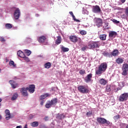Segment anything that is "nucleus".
Segmentation results:
<instances>
[{"instance_id":"obj_1","label":"nucleus","mask_w":128,"mask_h":128,"mask_svg":"<svg viewBox=\"0 0 128 128\" xmlns=\"http://www.w3.org/2000/svg\"><path fill=\"white\" fill-rule=\"evenodd\" d=\"M106 68H108V64L106 62H104L101 64L97 70H96V74L97 76H100L102 74V72H104L106 70Z\"/></svg>"},{"instance_id":"obj_2","label":"nucleus","mask_w":128,"mask_h":128,"mask_svg":"<svg viewBox=\"0 0 128 128\" xmlns=\"http://www.w3.org/2000/svg\"><path fill=\"white\" fill-rule=\"evenodd\" d=\"M96 120L100 124H106V126H110V121L102 117H98Z\"/></svg>"},{"instance_id":"obj_3","label":"nucleus","mask_w":128,"mask_h":128,"mask_svg":"<svg viewBox=\"0 0 128 128\" xmlns=\"http://www.w3.org/2000/svg\"><path fill=\"white\" fill-rule=\"evenodd\" d=\"M100 42H90L88 44V48H100Z\"/></svg>"},{"instance_id":"obj_4","label":"nucleus","mask_w":128,"mask_h":128,"mask_svg":"<svg viewBox=\"0 0 128 128\" xmlns=\"http://www.w3.org/2000/svg\"><path fill=\"white\" fill-rule=\"evenodd\" d=\"M128 98V93H124L122 94L119 97V102H126Z\"/></svg>"},{"instance_id":"obj_5","label":"nucleus","mask_w":128,"mask_h":128,"mask_svg":"<svg viewBox=\"0 0 128 128\" xmlns=\"http://www.w3.org/2000/svg\"><path fill=\"white\" fill-rule=\"evenodd\" d=\"M78 90L81 94H88V89L86 88L84 86H80L78 87Z\"/></svg>"},{"instance_id":"obj_6","label":"nucleus","mask_w":128,"mask_h":128,"mask_svg":"<svg viewBox=\"0 0 128 128\" xmlns=\"http://www.w3.org/2000/svg\"><path fill=\"white\" fill-rule=\"evenodd\" d=\"M122 76H128V64H123L122 68Z\"/></svg>"},{"instance_id":"obj_7","label":"nucleus","mask_w":128,"mask_h":128,"mask_svg":"<svg viewBox=\"0 0 128 128\" xmlns=\"http://www.w3.org/2000/svg\"><path fill=\"white\" fill-rule=\"evenodd\" d=\"M92 12H94V14H98L102 12V10H100V6L96 5L92 6Z\"/></svg>"},{"instance_id":"obj_8","label":"nucleus","mask_w":128,"mask_h":128,"mask_svg":"<svg viewBox=\"0 0 128 128\" xmlns=\"http://www.w3.org/2000/svg\"><path fill=\"white\" fill-rule=\"evenodd\" d=\"M20 92L23 96H28V89L26 88H21Z\"/></svg>"},{"instance_id":"obj_9","label":"nucleus","mask_w":128,"mask_h":128,"mask_svg":"<svg viewBox=\"0 0 128 128\" xmlns=\"http://www.w3.org/2000/svg\"><path fill=\"white\" fill-rule=\"evenodd\" d=\"M30 94H34L36 90V86L34 84L30 85L28 87L26 88Z\"/></svg>"},{"instance_id":"obj_10","label":"nucleus","mask_w":128,"mask_h":128,"mask_svg":"<svg viewBox=\"0 0 128 128\" xmlns=\"http://www.w3.org/2000/svg\"><path fill=\"white\" fill-rule=\"evenodd\" d=\"M95 22L98 28H100L102 26V20L100 18H95Z\"/></svg>"},{"instance_id":"obj_11","label":"nucleus","mask_w":128,"mask_h":128,"mask_svg":"<svg viewBox=\"0 0 128 128\" xmlns=\"http://www.w3.org/2000/svg\"><path fill=\"white\" fill-rule=\"evenodd\" d=\"M20 16V10L16 9L14 12V18L16 20H18Z\"/></svg>"},{"instance_id":"obj_12","label":"nucleus","mask_w":128,"mask_h":128,"mask_svg":"<svg viewBox=\"0 0 128 128\" xmlns=\"http://www.w3.org/2000/svg\"><path fill=\"white\" fill-rule=\"evenodd\" d=\"M69 38L72 42H78V36H70Z\"/></svg>"},{"instance_id":"obj_13","label":"nucleus","mask_w":128,"mask_h":128,"mask_svg":"<svg viewBox=\"0 0 128 128\" xmlns=\"http://www.w3.org/2000/svg\"><path fill=\"white\" fill-rule=\"evenodd\" d=\"M9 83L11 85L12 88H18V83L12 80H10L9 81Z\"/></svg>"},{"instance_id":"obj_14","label":"nucleus","mask_w":128,"mask_h":128,"mask_svg":"<svg viewBox=\"0 0 128 128\" xmlns=\"http://www.w3.org/2000/svg\"><path fill=\"white\" fill-rule=\"evenodd\" d=\"M92 74H90L87 75V76L85 78L84 81L86 82H92Z\"/></svg>"},{"instance_id":"obj_15","label":"nucleus","mask_w":128,"mask_h":128,"mask_svg":"<svg viewBox=\"0 0 128 128\" xmlns=\"http://www.w3.org/2000/svg\"><path fill=\"white\" fill-rule=\"evenodd\" d=\"M118 54H120V52L118 50H114L113 52H111L112 58V56H118Z\"/></svg>"},{"instance_id":"obj_16","label":"nucleus","mask_w":128,"mask_h":128,"mask_svg":"<svg viewBox=\"0 0 128 128\" xmlns=\"http://www.w3.org/2000/svg\"><path fill=\"white\" fill-rule=\"evenodd\" d=\"M66 118V116L64 114H60L58 113L56 114V118L57 120H62V118Z\"/></svg>"},{"instance_id":"obj_17","label":"nucleus","mask_w":128,"mask_h":128,"mask_svg":"<svg viewBox=\"0 0 128 128\" xmlns=\"http://www.w3.org/2000/svg\"><path fill=\"white\" fill-rule=\"evenodd\" d=\"M50 94H48V93H46L44 94H42L40 96V100H44V98H48V96H50Z\"/></svg>"},{"instance_id":"obj_18","label":"nucleus","mask_w":128,"mask_h":128,"mask_svg":"<svg viewBox=\"0 0 128 128\" xmlns=\"http://www.w3.org/2000/svg\"><path fill=\"white\" fill-rule=\"evenodd\" d=\"M5 114H6V120H8L10 118V110H6L5 111Z\"/></svg>"},{"instance_id":"obj_19","label":"nucleus","mask_w":128,"mask_h":128,"mask_svg":"<svg viewBox=\"0 0 128 128\" xmlns=\"http://www.w3.org/2000/svg\"><path fill=\"white\" fill-rule=\"evenodd\" d=\"M118 33L114 31H111L109 32V38H116Z\"/></svg>"},{"instance_id":"obj_20","label":"nucleus","mask_w":128,"mask_h":128,"mask_svg":"<svg viewBox=\"0 0 128 128\" xmlns=\"http://www.w3.org/2000/svg\"><path fill=\"white\" fill-rule=\"evenodd\" d=\"M46 40V36H41L40 37H38V42H42V44L44 42V40Z\"/></svg>"},{"instance_id":"obj_21","label":"nucleus","mask_w":128,"mask_h":128,"mask_svg":"<svg viewBox=\"0 0 128 128\" xmlns=\"http://www.w3.org/2000/svg\"><path fill=\"white\" fill-rule=\"evenodd\" d=\"M99 82L100 84H102V86H106V84L108 83V81H106V80L104 78H101L99 80Z\"/></svg>"},{"instance_id":"obj_22","label":"nucleus","mask_w":128,"mask_h":128,"mask_svg":"<svg viewBox=\"0 0 128 128\" xmlns=\"http://www.w3.org/2000/svg\"><path fill=\"white\" fill-rule=\"evenodd\" d=\"M50 102L52 106H56V104H58V98H54L50 100Z\"/></svg>"},{"instance_id":"obj_23","label":"nucleus","mask_w":128,"mask_h":128,"mask_svg":"<svg viewBox=\"0 0 128 128\" xmlns=\"http://www.w3.org/2000/svg\"><path fill=\"white\" fill-rule=\"evenodd\" d=\"M116 88L115 86H106V92H110L112 90V88Z\"/></svg>"},{"instance_id":"obj_24","label":"nucleus","mask_w":128,"mask_h":128,"mask_svg":"<svg viewBox=\"0 0 128 128\" xmlns=\"http://www.w3.org/2000/svg\"><path fill=\"white\" fill-rule=\"evenodd\" d=\"M116 64H120L124 62V59L122 58H118L116 60Z\"/></svg>"},{"instance_id":"obj_25","label":"nucleus","mask_w":128,"mask_h":128,"mask_svg":"<svg viewBox=\"0 0 128 128\" xmlns=\"http://www.w3.org/2000/svg\"><path fill=\"white\" fill-rule=\"evenodd\" d=\"M17 54L18 56H20V58H24V54L22 52L21 50H19L18 52H17Z\"/></svg>"},{"instance_id":"obj_26","label":"nucleus","mask_w":128,"mask_h":128,"mask_svg":"<svg viewBox=\"0 0 128 128\" xmlns=\"http://www.w3.org/2000/svg\"><path fill=\"white\" fill-rule=\"evenodd\" d=\"M60 42H62V36H57V39L56 40V44H60Z\"/></svg>"},{"instance_id":"obj_27","label":"nucleus","mask_w":128,"mask_h":128,"mask_svg":"<svg viewBox=\"0 0 128 128\" xmlns=\"http://www.w3.org/2000/svg\"><path fill=\"white\" fill-rule=\"evenodd\" d=\"M18 93H14L11 98V100H16V98H18Z\"/></svg>"},{"instance_id":"obj_28","label":"nucleus","mask_w":128,"mask_h":128,"mask_svg":"<svg viewBox=\"0 0 128 128\" xmlns=\"http://www.w3.org/2000/svg\"><path fill=\"white\" fill-rule=\"evenodd\" d=\"M52 106L50 100H48L45 105V107L46 108H51Z\"/></svg>"},{"instance_id":"obj_29","label":"nucleus","mask_w":128,"mask_h":128,"mask_svg":"<svg viewBox=\"0 0 128 128\" xmlns=\"http://www.w3.org/2000/svg\"><path fill=\"white\" fill-rule=\"evenodd\" d=\"M103 55L104 56H108V58H112V52L109 53L107 52H103Z\"/></svg>"},{"instance_id":"obj_30","label":"nucleus","mask_w":128,"mask_h":128,"mask_svg":"<svg viewBox=\"0 0 128 128\" xmlns=\"http://www.w3.org/2000/svg\"><path fill=\"white\" fill-rule=\"evenodd\" d=\"M30 126L34 128H36V126H38V122L36 121L34 122L31 123Z\"/></svg>"},{"instance_id":"obj_31","label":"nucleus","mask_w":128,"mask_h":128,"mask_svg":"<svg viewBox=\"0 0 128 128\" xmlns=\"http://www.w3.org/2000/svg\"><path fill=\"white\" fill-rule=\"evenodd\" d=\"M100 38L101 40H106V35L101 34L100 36Z\"/></svg>"},{"instance_id":"obj_32","label":"nucleus","mask_w":128,"mask_h":128,"mask_svg":"<svg viewBox=\"0 0 128 128\" xmlns=\"http://www.w3.org/2000/svg\"><path fill=\"white\" fill-rule=\"evenodd\" d=\"M5 28L7 30H10L12 28V24H6L5 25Z\"/></svg>"},{"instance_id":"obj_33","label":"nucleus","mask_w":128,"mask_h":128,"mask_svg":"<svg viewBox=\"0 0 128 128\" xmlns=\"http://www.w3.org/2000/svg\"><path fill=\"white\" fill-rule=\"evenodd\" d=\"M61 50L64 52H68L70 50V49L68 48H65L63 46H61Z\"/></svg>"},{"instance_id":"obj_34","label":"nucleus","mask_w":128,"mask_h":128,"mask_svg":"<svg viewBox=\"0 0 128 128\" xmlns=\"http://www.w3.org/2000/svg\"><path fill=\"white\" fill-rule=\"evenodd\" d=\"M44 66L45 68H50L52 66V64L50 62H48L44 64Z\"/></svg>"},{"instance_id":"obj_35","label":"nucleus","mask_w":128,"mask_h":128,"mask_svg":"<svg viewBox=\"0 0 128 128\" xmlns=\"http://www.w3.org/2000/svg\"><path fill=\"white\" fill-rule=\"evenodd\" d=\"M9 64L10 66H12L14 68L16 66V64H14V62L13 60H10L9 62Z\"/></svg>"},{"instance_id":"obj_36","label":"nucleus","mask_w":128,"mask_h":128,"mask_svg":"<svg viewBox=\"0 0 128 128\" xmlns=\"http://www.w3.org/2000/svg\"><path fill=\"white\" fill-rule=\"evenodd\" d=\"M124 10L125 15L128 18V6L126 7Z\"/></svg>"},{"instance_id":"obj_37","label":"nucleus","mask_w":128,"mask_h":128,"mask_svg":"<svg viewBox=\"0 0 128 128\" xmlns=\"http://www.w3.org/2000/svg\"><path fill=\"white\" fill-rule=\"evenodd\" d=\"M26 62H30V58H28L26 56V55H24V56L22 58Z\"/></svg>"},{"instance_id":"obj_38","label":"nucleus","mask_w":128,"mask_h":128,"mask_svg":"<svg viewBox=\"0 0 128 128\" xmlns=\"http://www.w3.org/2000/svg\"><path fill=\"white\" fill-rule=\"evenodd\" d=\"M79 74H80L81 75L85 74H86V70H81L79 72Z\"/></svg>"},{"instance_id":"obj_39","label":"nucleus","mask_w":128,"mask_h":128,"mask_svg":"<svg viewBox=\"0 0 128 128\" xmlns=\"http://www.w3.org/2000/svg\"><path fill=\"white\" fill-rule=\"evenodd\" d=\"M72 18H73L74 20V22H80V20L76 18V16H74V15H73V16H72Z\"/></svg>"},{"instance_id":"obj_40","label":"nucleus","mask_w":128,"mask_h":128,"mask_svg":"<svg viewBox=\"0 0 128 128\" xmlns=\"http://www.w3.org/2000/svg\"><path fill=\"white\" fill-rule=\"evenodd\" d=\"M80 34H82V36L84 35H86V31L84 30H82L80 32Z\"/></svg>"},{"instance_id":"obj_41","label":"nucleus","mask_w":128,"mask_h":128,"mask_svg":"<svg viewBox=\"0 0 128 128\" xmlns=\"http://www.w3.org/2000/svg\"><path fill=\"white\" fill-rule=\"evenodd\" d=\"M120 116L119 114H118L117 116H114V120H120Z\"/></svg>"},{"instance_id":"obj_42","label":"nucleus","mask_w":128,"mask_h":128,"mask_svg":"<svg viewBox=\"0 0 128 128\" xmlns=\"http://www.w3.org/2000/svg\"><path fill=\"white\" fill-rule=\"evenodd\" d=\"M87 48H88V47L87 46H84L81 48V50H82V52H85Z\"/></svg>"},{"instance_id":"obj_43","label":"nucleus","mask_w":128,"mask_h":128,"mask_svg":"<svg viewBox=\"0 0 128 128\" xmlns=\"http://www.w3.org/2000/svg\"><path fill=\"white\" fill-rule=\"evenodd\" d=\"M26 52L27 56H30V54H32V52H30V50H26Z\"/></svg>"},{"instance_id":"obj_44","label":"nucleus","mask_w":128,"mask_h":128,"mask_svg":"<svg viewBox=\"0 0 128 128\" xmlns=\"http://www.w3.org/2000/svg\"><path fill=\"white\" fill-rule=\"evenodd\" d=\"M114 24H120V21L116 20V19H113L112 20Z\"/></svg>"},{"instance_id":"obj_45","label":"nucleus","mask_w":128,"mask_h":128,"mask_svg":"<svg viewBox=\"0 0 128 128\" xmlns=\"http://www.w3.org/2000/svg\"><path fill=\"white\" fill-rule=\"evenodd\" d=\"M92 112H86L87 116H90L91 114H92Z\"/></svg>"},{"instance_id":"obj_46","label":"nucleus","mask_w":128,"mask_h":128,"mask_svg":"<svg viewBox=\"0 0 128 128\" xmlns=\"http://www.w3.org/2000/svg\"><path fill=\"white\" fill-rule=\"evenodd\" d=\"M0 42H6V40H4V38L1 37L0 38Z\"/></svg>"},{"instance_id":"obj_47","label":"nucleus","mask_w":128,"mask_h":128,"mask_svg":"<svg viewBox=\"0 0 128 128\" xmlns=\"http://www.w3.org/2000/svg\"><path fill=\"white\" fill-rule=\"evenodd\" d=\"M42 101L40 102V106H44V100H41Z\"/></svg>"},{"instance_id":"obj_48","label":"nucleus","mask_w":128,"mask_h":128,"mask_svg":"<svg viewBox=\"0 0 128 128\" xmlns=\"http://www.w3.org/2000/svg\"><path fill=\"white\" fill-rule=\"evenodd\" d=\"M40 128H46V126L44 125H41L40 126Z\"/></svg>"},{"instance_id":"obj_49","label":"nucleus","mask_w":128,"mask_h":128,"mask_svg":"<svg viewBox=\"0 0 128 128\" xmlns=\"http://www.w3.org/2000/svg\"><path fill=\"white\" fill-rule=\"evenodd\" d=\"M44 120H46H46H48V116H46L44 118Z\"/></svg>"},{"instance_id":"obj_50","label":"nucleus","mask_w":128,"mask_h":128,"mask_svg":"<svg viewBox=\"0 0 128 128\" xmlns=\"http://www.w3.org/2000/svg\"><path fill=\"white\" fill-rule=\"evenodd\" d=\"M70 14V16H74V13L72 12H69Z\"/></svg>"},{"instance_id":"obj_51","label":"nucleus","mask_w":128,"mask_h":128,"mask_svg":"<svg viewBox=\"0 0 128 128\" xmlns=\"http://www.w3.org/2000/svg\"><path fill=\"white\" fill-rule=\"evenodd\" d=\"M126 0H120V2H121L122 4H124V2H126Z\"/></svg>"},{"instance_id":"obj_52","label":"nucleus","mask_w":128,"mask_h":128,"mask_svg":"<svg viewBox=\"0 0 128 128\" xmlns=\"http://www.w3.org/2000/svg\"><path fill=\"white\" fill-rule=\"evenodd\" d=\"M2 98H0V106H2Z\"/></svg>"},{"instance_id":"obj_53","label":"nucleus","mask_w":128,"mask_h":128,"mask_svg":"<svg viewBox=\"0 0 128 128\" xmlns=\"http://www.w3.org/2000/svg\"><path fill=\"white\" fill-rule=\"evenodd\" d=\"M52 125V128H54V122L51 123V126Z\"/></svg>"},{"instance_id":"obj_54","label":"nucleus","mask_w":128,"mask_h":128,"mask_svg":"<svg viewBox=\"0 0 128 128\" xmlns=\"http://www.w3.org/2000/svg\"><path fill=\"white\" fill-rule=\"evenodd\" d=\"M34 118V116H32V114H30V118Z\"/></svg>"},{"instance_id":"obj_55","label":"nucleus","mask_w":128,"mask_h":128,"mask_svg":"<svg viewBox=\"0 0 128 128\" xmlns=\"http://www.w3.org/2000/svg\"><path fill=\"white\" fill-rule=\"evenodd\" d=\"M16 128H22V126H17Z\"/></svg>"},{"instance_id":"obj_56","label":"nucleus","mask_w":128,"mask_h":128,"mask_svg":"<svg viewBox=\"0 0 128 128\" xmlns=\"http://www.w3.org/2000/svg\"><path fill=\"white\" fill-rule=\"evenodd\" d=\"M54 88H56L52 87V90H54Z\"/></svg>"},{"instance_id":"obj_57","label":"nucleus","mask_w":128,"mask_h":128,"mask_svg":"<svg viewBox=\"0 0 128 128\" xmlns=\"http://www.w3.org/2000/svg\"><path fill=\"white\" fill-rule=\"evenodd\" d=\"M24 128H28V124H26Z\"/></svg>"},{"instance_id":"obj_58","label":"nucleus","mask_w":128,"mask_h":128,"mask_svg":"<svg viewBox=\"0 0 128 128\" xmlns=\"http://www.w3.org/2000/svg\"><path fill=\"white\" fill-rule=\"evenodd\" d=\"M36 16H38V14H36Z\"/></svg>"},{"instance_id":"obj_59","label":"nucleus","mask_w":128,"mask_h":128,"mask_svg":"<svg viewBox=\"0 0 128 128\" xmlns=\"http://www.w3.org/2000/svg\"><path fill=\"white\" fill-rule=\"evenodd\" d=\"M118 88H117L116 92H118Z\"/></svg>"},{"instance_id":"obj_60","label":"nucleus","mask_w":128,"mask_h":128,"mask_svg":"<svg viewBox=\"0 0 128 128\" xmlns=\"http://www.w3.org/2000/svg\"><path fill=\"white\" fill-rule=\"evenodd\" d=\"M0 72H2V69L0 68Z\"/></svg>"},{"instance_id":"obj_61","label":"nucleus","mask_w":128,"mask_h":128,"mask_svg":"<svg viewBox=\"0 0 128 128\" xmlns=\"http://www.w3.org/2000/svg\"><path fill=\"white\" fill-rule=\"evenodd\" d=\"M122 16H124V14H123Z\"/></svg>"},{"instance_id":"obj_62","label":"nucleus","mask_w":128,"mask_h":128,"mask_svg":"<svg viewBox=\"0 0 128 128\" xmlns=\"http://www.w3.org/2000/svg\"><path fill=\"white\" fill-rule=\"evenodd\" d=\"M58 126H60V125H58Z\"/></svg>"},{"instance_id":"obj_63","label":"nucleus","mask_w":128,"mask_h":128,"mask_svg":"<svg viewBox=\"0 0 128 128\" xmlns=\"http://www.w3.org/2000/svg\"><path fill=\"white\" fill-rule=\"evenodd\" d=\"M116 90V88H114L113 90Z\"/></svg>"},{"instance_id":"obj_64","label":"nucleus","mask_w":128,"mask_h":128,"mask_svg":"<svg viewBox=\"0 0 128 128\" xmlns=\"http://www.w3.org/2000/svg\"><path fill=\"white\" fill-rule=\"evenodd\" d=\"M56 88H58V87H56Z\"/></svg>"}]
</instances>
